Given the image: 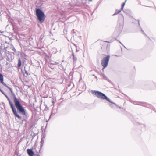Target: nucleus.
<instances>
[{
  "label": "nucleus",
  "instance_id": "nucleus-11",
  "mask_svg": "<svg viewBox=\"0 0 156 156\" xmlns=\"http://www.w3.org/2000/svg\"><path fill=\"white\" fill-rule=\"evenodd\" d=\"M121 12V11L120 10H116V14H118V13H119L120 12Z\"/></svg>",
  "mask_w": 156,
  "mask_h": 156
},
{
  "label": "nucleus",
  "instance_id": "nucleus-6",
  "mask_svg": "<svg viewBox=\"0 0 156 156\" xmlns=\"http://www.w3.org/2000/svg\"><path fill=\"white\" fill-rule=\"evenodd\" d=\"M13 112L14 115L16 116L17 117H18L19 119H21V117L18 115V114H17L16 110H14L13 111Z\"/></svg>",
  "mask_w": 156,
  "mask_h": 156
},
{
  "label": "nucleus",
  "instance_id": "nucleus-13",
  "mask_svg": "<svg viewBox=\"0 0 156 156\" xmlns=\"http://www.w3.org/2000/svg\"><path fill=\"white\" fill-rule=\"evenodd\" d=\"M8 87L10 90L11 91H12V89L10 88L8 86V87Z\"/></svg>",
  "mask_w": 156,
  "mask_h": 156
},
{
  "label": "nucleus",
  "instance_id": "nucleus-7",
  "mask_svg": "<svg viewBox=\"0 0 156 156\" xmlns=\"http://www.w3.org/2000/svg\"><path fill=\"white\" fill-rule=\"evenodd\" d=\"M1 83L4 85L6 87H8V86L3 82V79H2L0 80Z\"/></svg>",
  "mask_w": 156,
  "mask_h": 156
},
{
  "label": "nucleus",
  "instance_id": "nucleus-2",
  "mask_svg": "<svg viewBox=\"0 0 156 156\" xmlns=\"http://www.w3.org/2000/svg\"><path fill=\"white\" fill-rule=\"evenodd\" d=\"M14 102L15 105L18 110L23 115H25L26 114V112L24 109L23 108L20 104L19 101L15 97H14Z\"/></svg>",
  "mask_w": 156,
  "mask_h": 156
},
{
  "label": "nucleus",
  "instance_id": "nucleus-10",
  "mask_svg": "<svg viewBox=\"0 0 156 156\" xmlns=\"http://www.w3.org/2000/svg\"><path fill=\"white\" fill-rule=\"evenodd\" d=\"M2 79H3V76L0 73V80Z\"/></svg>",
  "mask_w": 156,
  "mask_h": 156
},
{
  "label": "nucleus",
  "instance_id": "nucleus-12",
  "mask_svg": "<svg viewBox=\"0 0 156 156\" xmlns=\"http://www.w3.org/2000/svg\"><path fill=\"white\" fill-rule=\"evenodd\" d=\"M125 5V2L122 5V9Z\"/></svg>",
  "mask_w": 156,
  "mask_h": 156
},
{
  "label": "nucleus",
  "instance_id": "nucleus-8",
  "mask_svg": "<svg viewBox=\"0 0 156 156\" xmlns=\"http://www.w3.org/2000/svg\"><path fill=\"white\" fill-rule=\"evenodd\" d=\"M21 65V62L20 60L19 59L18 60V66L19 67H20Z\"/></svg>",
  "mask_w": 156,
  "mask_h": 156
},
{
  "label": "nucleus",
  "instance_id": "nucleus-1",
  "mask_svg": "<svg viewBox=\"0 0 156 156\" xmlns=\"http://www.w3.org/2000/svg\"><path fill=\"white\" fill-rule=\"evenodd\" d=\"M36 13L40 22L42 23L44 22L45 18L44 13L39 9H37L36 10Z\"/></svg>",
  "mask_w": 156,
  "mask_h": 156
},
{
  "label": "nucleus",
  "instance_id": "nucleus-3",
  "mask_svg": "<svg viewBox=\"0 0 156 156\" xmlns=\"http://www.w3.org/2000/svg\"><path fill=\"white\" fill-rule=\"evenodd\" d=\"M92 93L94 94L99 98L102 99H105L109 102H111V101L104 94L101 92L96 91H92Z\"/></svg>",
  "mask_w": 156,
  "mask_h": 156
},
{
  "label": "nucleus",
  "instance_id": "nucleus-14",
  "mask_svg": "<svg viewBox=\"0 0 156 156\" xmlns=\"http://www.w3.org/2000/svg\"><path fill=\"white\" fill-rule=\"evenodd\" d=\"M4 95L5 96V97L7 98L9 100V98L5 94H4Z\"/></svg>",
  "mask_w": 156,
  "mask_h": 156
},
{
  "label": "nucleus",
  "instance_id": "nucleus-9",
  "mask_svg": "<svg viewBox=\"0 0 156 156\" xmlns=\"http://www.w3.org/2000/svg\"><path fill=\"white\" fill-rule=\"evenodd\" d=\"M9 103L10 104L11 107L12 108V111H13L14 110H15V109H14L13 108V105L10 102H9Z\"/></svg>",
  "mask_w": 156,
  "mask_h": 156
},
{
  "label": "nucleus",
  "instance_id": "nucleus-5",
  "mask_svg": "<svg viewBox=\"0 0 156 156\" xmlns=\"http://www.w3.org/2000/svg\"><path fill=\"white\" fill-rule=\"evenodd\" d=\"M27 153L29 156H33L34 153L32 150L31 149H27Z\"/></svg>",
  "mask_w": 156,
  "mask_h": 156
},
{
  "label": "nucleus",
  "instance_id": "nucleus-15",
  "mask_svg": "<svg viewBox=\"0 0 156 156\" xmlns=\"http://www.w3.org/2000/svg\"><path fill=\"white\" fill-rule=\"evenodd\" d=\"M92 0H89L90 1H91Z\"/></svg>",
  "mask_w": 156,
  "mask_h": 156
},
{
  "label": "nucleus",
  "instance_id": "nucleus-4",
  "mask_svg": "<svg viewBox=\"0 0 156 156\" xmlns=\"http://www.w3.org/2000/svg\"><path fill=\"white\" fill-rule=\"evenodd\" d=\"M109 58V56H108L104 58L101 60V64L104 67V68L103 69V70H104V69L107 67L108 66Z\"/></svg>",
  "mask_w": 156,
  "mask_h": 156
}]
</instances>
